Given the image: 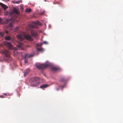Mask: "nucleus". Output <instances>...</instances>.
Instances as JSON below:
<instances>
[{
    "label": "nucleus",
    "mask_w": 123,
    "mask_h": 123,
    "mask_svg": "<svg viewBox=\"0 0 123 123\" xmlns=\"http://www.w3.org/2000/svg\"><path fill=\"white\" fill-rule=\"evenodd\" d=\"M16 36L20 41H22L24 40V37L25 39L28 40L32 41L33 40V38L30 35L19 34L17 35Z\"/></svg>",
    "instance_id": "nucleus-1"
},
{
    "label": "nucleus",
    "mask_w": 123,
    "mask_h": 123,
    "mask_svg": "<svg viewBox=\"0 0 123 123\" xmlns=\"http://www.w3.org/2000/svg\"><path fill=\"white\" fill-rule=\"evenodd\" d=\"M51 65L50 63H48L37 65H36V67L39 69H43Z\"/></svg>",
    "instance_id": "nucleus-2"
},
{
    "label": "nucleus",
    "mask_w": 123,
    "mask_h": 123,
    "mask_svg": "<svg viewBox=\"0 0 123 123\" xmlns=\"http://www.w3.org/2000/svg\"><path fill=\"white\" fill-rule=\"evenodd\" d=\"M2 53L5 56V57H4V59L6 61L9 60L10 57L9 55L10 52L8 50H5L3 51H2Z\"/></svg>",
    "instance_id": "nucleus-3"
},
{
    "label": "nucleus",
    "mask_w": 123,
    "mask_h": 123,
    "mask_svg": "<svg viewBox=\"0 0 123 123\" xmlns=\"http://www.w3.org/2000/svg\"><path fill=\"white\" fill-rule=\"evenodd\" d=\"M19 13V9L15 7H14L12 11L10 12L9 14L11 16H12L14 14H18Z\"/></svg>",
    "instance_id": "nucleus-4"
},
{
    "label": "nucleus",
    "mask_w": 123,
    "mask_h": 123,
    "mask_svg": "<svg viewBox=\"0 0 123 123\" xmlns=\"http://www.w3.org/2000/svg\"><path fill=\"white\" fill-rule=\"evenodd\" d=\"M38 81L35 79H32L31 80V86L33 87L37 86L38 85Z\"/></svg>",
    "instance_id": "nucleus-5"
},
{
    "label": "nucleus",
    "mask_w": 123,
    "mask_h": 123,
    "mask_svg": "<svg viewBox=\"0 0 123 123\" xmlns=\"http://www.w3.org/2000/svg\"><path fill=\"white\" fill-rule=\"evenodd\" d=\"M4 44L5 46L7 48L9 49H12L13 48V46L9 42H5Z\"/></svg>",
    "instance_id": "nucleus-6"
},
{
    "label": "nucleus",
    "mask_w": 123,
    "mask_h": 123,
    "mask_svg": "<svg viewBox=\"0 0 123 123\" xmlns=\"http://www.w3.org/2000/svg\"><path fill=\"white\" fill-rule=\"evenodd\" d=\"M34 54H26L25 55L24 59H25V63H27V61L26 60V59L28 58H30L33 57L34 56Z\"/></svg>",
    "instance_id": "nucleus-7"
},
{
    "label": "nucleus",
    "mask_w": 123,
    "mask_h": 123,
    "mask_svg": "<svg viewBox=\"0 0 123 123\" xmlns=\"http://www.w3.org/2000/svg\"><path fill=\"white\" fill-rule=\"evenodd\" d=\"M17 48H15V50H23L24 49L23 44L22 42H20L19 44L17 46Z\"/></svg>",
    "instance_id": "nucleus-8"
},
{
    "label": "nucleus",
    "mask_w": 123,
    "mask_h": 123,
    "mask_svg": "<svg viewBox=\"0 0 123 123\" xmlns=\"http://www.w3.org/2000/svg\"><path fill=\"white\" fill-rule=\"evenodd\" d=\"M31 33L32 36L34 37H37V32L34 31H31Z\"/></svg>",
    "instance_id": "nucleus-9"
},
{
    "label": "nucleus",
    "mask_w": 123,
    "mask_h": 123,
    "mask_svg": "<svg viewBox=\"0 0 123 123\" xmlns=\"http://www.w3.org/2000/svg\"><path fill=\"white\" fill-rule=\"evenodd\" d=\"M51 69L53 71H59L60 70V68L58 67H51Z\"/></svg>",
    "instance_id": "nucleus-10"
},
{
    "label": "nucleus",
    "mask_w": 123,
    "mask_h": 123,
    "mask_svg": "<svg viewBox=\"0 0 123 123\" xmlns=\"http://www.w3.org/2000/svg\"><path fill=\"white\" fill-rule=\"evenodd\" d=\"M0 5L4 10H6L8 8V7L7 6L2 3H0Z\"/></svg>",
    "instance_id": "nucleus-11"
},
{
    "label": "nucleus",
    "mask_w": 123,
    "mask_h": 123,
    "mask_svg": "<svg viewBox=\"0 0 123 123\" xmlns=\"http://www.w3.org/2000/svg\"><path fill=\"white\" fill-rule=\"evenodd\" d=\"M49 86V85L47 84H45L41 85L40 86V88L43 89H44Z\"/></svg>",
    "instance_id": "nucleus-12"
},
{
    "label": "nucleus",
    "mask_w": 123,
    "mask_h": 123,
    "mask_svg": "<svg viewBox=\"0 0 123 123\" xmlns=\"http://www.w3.org/2000/svg\"><path fill=\"white\" fill-rule=\"evenodd\" d=\"M30 72V70L29 69H27L25 70L24 72V76H26Z\"/></svg>",
    "instance_id": "nucleus-13"
},
{
    "label": "nucleus",
    "mask_w": 123,
    "mask_h": 123,
    "mask_svg": "<svg viewBox=\"0 0 123 123\" xmlns=\"http://www.w3.org/2000/svg\"><path fill=\"white\" fill-rule=\"evenodd\" d=\"M29 26V27L31 28H38V27L35 25H33L31 24H30Z\"/></svg>",
    "instance_id": "nucleus-14"
},
{
    "label": "nucleus",
    "mask_w": 123,
    "mask_h": 123,
    "mask_svg": "<svg viewBox=\"0 0 123 123\" xmlns=\"http://www.w3.org/2000/svg\"><path fill=\"white\" fill-rule=\"evenodd\" d=\"M67 79L64 78H62L60 80V81L62 82H64V83H65L67 81Z\"/></svg>",
    "instance_id": "nucleus-15"
},
{
    "label": "nucleus",
    "mask_w": 123,
    "mask_h": 123,
    "mask_svg": "<svg viewBox=\"0 0 123 123\" xmlns=\"http://www.w3.org/2000/svg\"><path fill=\"white\" fill-rule=\"evenodd\" d=\"M5 39L6 40H11V37L9 36L6 37H5Z\"/></svg>",
    "instance_id": "nucleus-16"
},
{
    "label": "nucleus",
    "mask_w": 123,
    "mask_h": 123,
    "mask_svg": "<svg viewBox=\"0 0 123 123\" xmlns=\"http://www.w3.org/2000/svg\"><path fill=\"white\" fill-rule=\"evenodd\" d=\"M25 12H31V9L30 8L27 9L25 10Z\"/></svg>",
    "instance_id": "nucleus-17"
},
{
    "label": "nucleus",
    "mask_w": 123,
    "mask_h": 123,
    "mask_svg": "<svg viewBox=\"0 0 123 123\" xmlns=\"http://www.w3.org/2000/svg\"><path fill=\"white\" fill-rule=\"evenodd\" d=\"M13 3L14 4H19L20 2H22V1L20 0H19L17 1H13Z\"/></svg>",
    "instance_id": "nucleus-18"
},
{
    "label": "nucleus",
    "mask_w": 123,
    "mask_h": 123,
    "mask_svg": "<svg viewBox=\"0 0 123 123\" xmlns=\"http://www.w3.org/2000/svg\"><path fill=\"white\" fill-rule=\"evenodd\" d=\"M33 23L35 24H36L37 25H39L40 24V23L38 21L34 22H33Z\"/></svg>",
    "instance_id": "nucleus-19"
},
{
    "label": "nucleus",
    "mask_w": 123,
    "mask_h": 123,
    "mask_svg": "<svg viewBox=\"0 0 123 123\" xmlns=\"http://www.w3.org/2000/svg\"><path fill=\"white\" fill-rule=\"evenodd\" d=\"M37 50L38 51H41L43 49L41 48H37Z\"/></svg>",
    "instance_id": "nucleus-20"
},
{
    "label": "nucleus",
    "mask_w": 123,
    "mask_h": 123,
    "mask_svg": "<svg viewBox=\"0 0 123 123\" xmlns=\"http://www.w3.org/2000/svg\"><path fill=\"white\" fill-rule=\"evenodd\" d=\"M4 35V33L2 32H0V35L3 36Z\"/></svg>",
    "instance_id": "nucleus-21"
},
{
    "label": "nucleus",
    "mask_w": 123,
    "mask_h": 123,
    "mask_svg": "<svg viewBox=\"0 0 123 123\" xmlns=\"http://www.w3.org/2000/svg\"><path fill=\"white\" fill-rule=\"evenodd\" d=\"M13 25L11 23H10L9 26L10 27H12V26Z\"/></svg>",
    "instance_id": "nucleus-22"
},
{
    "label": "nucleus",
    "mask_w": 123,
    "mask_h": 123,
    "mask_svg": "<svg viewBox=\"0 0 123 123\" xmlns=\"http://www.w3.org/2000/svg\"><path fill=\"white\" fill-rule=\"evenodd\" d=\"M17 93L18 96V97H19L20 95V94L18 92Z\"/></svg>",
    "instance_id": "nucleus-23"
},
{
    "label": "nucleus",
    "mask_w": 123,
    "mask_h": 123,
    "mask_svg": "<svg viewBox=\"0 0 123 123\" xmlns=\"http://www.w3.org/2000/svg\"><path fill=\"white\" fill-rule=\"evenodd\" d=\"M5 32L6 33H7V34H8V31H5Z\"/></svg>",
    "instance_id": "nucleus-24"
},
{
    "label": "nucleus",
    "mask_w": 123,
    "mask_h": 123,
    "mask_svg": "<svg viewBox=\"0 0 123 123\" xmlns=\"http://www.w3.org/2000/svg\"><path fill=\"white\" fill-rule=\"evenodd\" d=\"M44 12H41L40 13L41 14H43L44 13Z\"/></svg>",
    "instance_id": "nucleus-25"
},
{
    "label": "nucleus",
    "mask_w": 123,
    "mask_h": 123,
    "mask_svg": "<svg viewBox=\"0 0 123 123\" xmlns=\"http://www.w3.org/2000/svg\"><path fill=\"white\" fill-rule=\"evenodd\" d=\"M0 97L1 98H4V97H3V96L2 95H1L0 96Z\"/></svg>",
    "instance_id": "nucleus-26"
},
{
    "label": "nucleus",
    "mask_w": 123,
    "mask_h": 123,
    "mask_svg": "<svg viewBox=\"0 0 123 123\" xmlns=\"http://www.w3.org/2000/svg\"><path fill=\"white\" fill-rule=\"evenodd\" d=\"M43 43L45 44L47 43V42L45 41H44L43 42Z\"/></svg>",
    "instance_id": "nucleus-27"
},
{
    "label": "nucleus",
    "mask_w": 123,
    "mask_h": 123,
    "mask_svg": "<svg viewBox=\"0 0 123 123\" xmlns=\"http://www.w3.org/2000/svg\"><path fill=\"white\" fill-rule=\"evenodd\" d=\"M1 18H0V23L1 22Z\"/></svg>",
    "instance_id": "nucleus-28"
},
{
    "label": "nucleus",
    "mask_w": 123,
    "mask_h": 123,
    "mask_svg": "<svg viewBox=\"0 0 123 123\" xmlns=\"http://www.w3.org/2000/svg\"><path fill=\"white\" fill-rule=\"evenodd\" d=\"M64 87V86H62V87Z\"/></svg>",
    "instance_id": "nucleus-29"
},
{
    "label": "nucleus",
    "mask_w": 123,
    "mask_h": 123,
    "mask_svg": "<svg viewBox=\"0 0 123 123\" xmlns=\"http://www.w3.org/2000/svg\"><path fill=\"white\" fill-rule=\"evenodd\" d=\"M4 95H6V94H3Z\"/></svg>",
    "instance_id": "nucleus-30"
},
{
    "label": "nucleus",
    "mask_w": 123,
    "mask_h": 123,
    "mask_svg": "<svg viewBox=\"0 0 123 123\" xmlns=\"http://www.w3.org/2000/svg\"><path fill=\"white\" fill-rule=\"evenodd\" d=\"M28 47H29V46H28Z\"/></svg>",
    "instance_id": "nucleus-31"
},
{
    "label": "nucleus",
    "mask_w": 123,
    "mask_h": 123,
    "mask_svg": "<svg viewBox=\"0 0 123 123\" xmlns=\"http://www.w3.org/2000/svg\"><path fill=\"white\" fill-rule=\"evenodd\" d=\"M7 0V1H9V0Z\"/></svg>",
    "instance_id": "nucleus-32"
}]
</instances>
